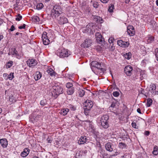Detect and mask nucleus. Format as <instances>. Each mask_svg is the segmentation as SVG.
Wrapping results in <instances>:
<instances>
[{"instance_id":"obj_16","label":"nucleus","mask_w":158,"mask_h":158,"mask_svg":"<svg viewBox=\"0 0 158 158\" xmlns=\"http://www.w3.org/2000/svg\"><path fill=\"white\" fill-rule=\"evenodd\" d=\"M30 151V149L28 148H25L23 151L21 152V156L23 157H26L29 154Z\"/></svg>"},{"instance_id":"obj_34","label":"nucleus","mask_w":158,"mask_h":158,"mask_svg":"<svg viewBox=\"0 0 158 158\" xmlns=\"http://www.w3.org/2000/svg\"><path fill=\"white\" fill-rule=\"evenodd\" d=\"M13 62L11 61H9L6 64V67L7 68H10L13 65Z\"/></svg>"},{"instance_id":"obj_48","label":"nucleus","mask_w":158,"mask_h":158,"mask_svg":"<svg viewBox=\"0 0 158 158\" xmlns=\"http://www.w3.org/2000/svg\"><path fill=\"white\" fill-rule=\"evenodd\" d=\"M102 2L104 3H107L109 0H100Z\"/></svg>"},{"instance_id":"obj_37","label":"nucleus","mask_w":158,"mask_h":158,"mask_svg":"<svg viewBox=\"0 0 158 158\" xmlns=\"http://www.w3.org/2000/svg\"><path fill=\"white\" fill-rule=\"evenodd\" d=\"M71 110H76V107L72 105H69L68 106Z\"/></svg>"},{"instance_id":"obj_64","label":"nucleus","mask_w":158,"mask_h":158,"mask_svg":"<svg viewBox=\"0 0 158 158\" xmlns=\"http://www.w3.org/2000/svg\"><path fill=\"white\" fill-rule=\"evenodd\" d=\"M33 158H39V157L36 156H35Z\"/></svg>"},{"instance_id":"obj_10","label":"nucleus","mask_w":158,"mask_h":158,"mask_svg":"<svg viewBox=\"0 0 158 158\" xmlns=\"http://www.w3.org/2000/svg\"><path fill=\"white\" fill-rule=\"evenodd\" d=\"M132 69V67L131 66L128 65L125 67L124 72L127 75L130 76L131 75Z\"/></svg>"},{"instance_id":"obj_23","label":"nucleus","mask_w":158,"mask_h":158,"mask_svg":"<svg viewBox=\"0 0 158 158\" xmlns=\"http://www.w3.org/2000/svg\"><path fill=\"white\" fill-rule=\"evenodd\" d=\"M42 77V74L39 72H37L35 73V75L34 77V79L36 81H37L40 79Z\"/></svg>"},{"instance_id":"obj_2","label":"nucleus","mask_w":158,"mask_h":158,"mask_svg":"<svg viewBox=\"0 0 158 158\" xmlns=\"http://www.w3.org/2000/svg\"><path fill=\"white\" fill-rule=\"evenodd\" d=\"M63 89L60 85H55L52 87V95L54 98H56L59 94L63 93Z\"/></svg>"},{"instance_id":"obj_18","label":"nucleus","mask_w":158,"mask_h":158,"mask_svg":"<svg viewBox=\"0 0 158 158\" xmlns=\"http://www.w3.org/2000/svg\"><path fill=\"white\" fill-rule=\"evenodd\" d=\"M94 20L97 23H102L103 22L102 19L99 16H94L93 17Z\"/></svg>"},{"instance_id":"obj_58","label":"nucleus","mask_w":158,"mask_h":158,"mask_svg":"<svg viewBox=\"0 0 158 158\" xmlns=\"http://www.w3.org/2000/svg\"><path fill=\"white\" fill-rule=\"evenodd\" d=\"M129 1H130V0H126L125 1V2L127 3H128Z\"/></svg>"},{"instance_id":"obj_26","label":"nucleus","mask_w":158,"mask_h":158,"mask_svg":"<svg viewBox=\"0 0 158 158\" xmlns=\"http://www.w3.org/2000/svg\"><path fill=\"white\" fill-rule=\"evenodd\" d=\"M152 152L153 154L155 155L158 154V148L157 146H155L154 147L153 150Z\"/></svg>"},{"instance_id":"obj_22","label":"nucleus","mask_w":158,"mask_h":158,"mask_svg":"<svg viewBox=\"0 0 158 158\" xmlns=\"http://www.w3.org/2000/svg\"><path fill=\"white\" fill-rule=\"evenodd\" d=\"M74 87L67 89L66 90L67 94L69 95H72L74 93Z\"/></svg>"},{"instance_id":"obj_60","label":"nucleus","mask_w":158,"mask_h":158,"mask_svg":"<svg viewBox=\"0 0 158 158\" xmlns=\"http://www.w3.org/2000/svg\"><path fill=\"white\" fill-rule=\"evenodd\" d=\"M7 74L6 73H4L3 74V77H6Z\"/></svg>"},{"instance_id":"obj_21","label":"nucleus","mask_w":158,"mask_h":158,"mask_svg":"<svg viewBox=\"0 0 158 158\" xmlns=\"http://www.w3.org/2000/svg\"><path fill=\"white\" fill-rule=\"evenodd\" d=\"M85 91L81 89H78L77 93V94L78 96L80 97H83L85 95Z\"/></svg>"},{"instance_id":"obj_50","label":"nucleus","mask_w":158,"mask_h":158,"mask_svg":"<svg viewBox=\"0 0 158 158\" xmlns=\"http://www.w3.org/2000/svg\"><path fill=\"white\" fill-rule=\"evenodd\" d=\"M80 156L79 155L78 153H76V156H75V158H80ZM81 155L80 157H81Z\"/></svg>"},{"instance_id":"obj_19","label":"nucleus","mask_w":158,"mask_h":158,"mask_svg":"<svg viewBox=\"0 0 158 158\" xmlns=\"http://www.w3.org/2000/svg\"><path fill=\"white\" fill-rule=\"evenodd\" d=\"M0 142L3 148H6L7 145V141L6 139H0Z\"/></svg>"},{"instance_id":"obj_52","label":"nucleus","mask_w":158,"mask_h":158,"mask_svg":"<svg viewBox=\"0 0 158 158\" xmlns=\"http://www.w3.org/2000/svg\"><path fill=\"white\" fill-rule=\"evenodd\" d=\"M47 140L48 143H51L52 142V140L49 137L47 139Z\"/></svg>"},{"instance_id":"obj_44","label":"nucleus","mask_w":158,"mask_h":158,"mask_svg":"<svg viewBox=\"0 0 158 158\" xmlns=\"http://www.w3.org/2000/svg\"><path fill=\"white\" fill-rule=\"evenodd\" d=\"M114 41V39L113 38H110L108 40V42L110 43H113Z\"/></svg>"},{"instance_id":"obj_32","label":"nucleus","mask_w":158,"mask_h":158,"mask_svg":"<svg viewBox=\"0 0 158 158\" xmlns=\"http://www.w3.org/2000/svg\"><path fill=\"white\" fill-rule=\"evenodd\" d=\"M147 42L148 43H150L152 41H153L154 40L153 37L152 36H148L147 38H146Z\"/></svg>"},{"instance_id":"obj_46","label":"nucleus","mask_w":158,"mask_h":158,"mask_svg":"<svg viewBox=\"0 0 158 158\" xmlns=\"http://www.w3.org/2000/svg\"><path fill=\"white\" fill-rule=\"evenodd\" d=\"M40 105L42 106H44L45 104V101L44 100H41L40 102Z\"/></svg>"},{"instance_id":"obj_41","label":"nucleus","mask_w":158,"mask_h":158,"mask_svg":"<svg viewBox=\"0 0 158 158\" xmlns=\"http://www.w3.org/2000/svg\"><path fill=\"white\" fill-rule=\"evenodd\" d=\"M113 95L115 97H118L119 95V93L118 91H114L113 93Z\"/></svg>"},{"instance_id":"obj_24","label":"nucleus","mask_w":158,"mask_h":158,"mask_svg":"<svg viewBox=\"0 0 158 158\" xmlns=\"http://www.w3.org/2000/svg\"><path fill=\"white\" fill-rule=\"evenodd\" d=\"M69 109L68 108H64L61 110L60 113L63 115H66L69 112Z\"/></svg>"},{"instance_id":"obj_25","label":"nucleus","mask_w":158,"mask_h":158,"mask_svg":"<svg viewBox=\"0 0 158 158\" xmlns=\"http://www.w3.org/2000/svg\"><path fill=\"white\" fill-rule=\"evenodd\" d=\"M47 72L48 73L52 76H55L56 74V73L51 68L47 70Z\"/></svg>"},{"instance_id":"obj_63","label":"nucleus","mask_w":158,"mask_h":158,"mask_svg":"<svg viewBox=\"0 0 158 158\" xmlns=\"http://www.w3.org/2000/svg\"><path fill=\"white\" fill-rule=\"evenodd\" d=\"M19 32H17V33H16V35H19Z\"/></svg>"},{"instance_id":"obj_11","label":"nucleus","mask_w":158,"mask_h":158,"mask_svg":"<svg viewBox=\"0 0 158 158\" xmlns=\"http://www.w3.org/2000/svg\"><path fill=\"white\" fill-rule=\"evenodd\" d=\"M117 44L119 46L123 48L127 47L129 44L128 42L124 41L121 40H118L117 42Z\"/></svg>"},{"instance_id":"obj_43","label":"nucleus","mask_w":158,"mask_h":158,"mask_svg":"<svg viewBox=\"0 0 158 158\" xmlns=\"http://www.w3.org/2000/svg\"><path fill=\"white\" fill-rule=\"evenodd\" d=\"M22 18V16L19 14L18 15L17 17L15 19L17 21H19Z\"/></svg>"},{"instance_id":"obj_17","label":"nucleus","mask_w":158,"mask_h":158,"mask_svg":"<svg viewBox=\"0 0 158 158\" xmlns=\"http://www.w3.org/2000/svg\"><path fill=\"white\" fill-rule=\"evenodd\" d=\"M91 64L93 67L98 69H102L101 67V64L96 61H93L91 63Z\"/></svg>"},{"instance_id":"obj_12","label":"nucleus","mask_w":158,"mask_h":158,"mask_svg":"<svg viewBox=\"0 0 158 158\" xmlns=\"http://www.w3.org/2000/svg\"><path fill=\"white\" fill-rule=\"evenodd\" d=\"M92 41L89 39H86L82 44V46L84 48H88L91 46Z\"/></svg>"},{"instance_id":"obj_39","label":"nucleus","mask_w":158,"mask_h":158,"mask_svg":"<svg viewBox=\"0 0 158 158\" xmlns=\"http://www.w3.org/2000/svg\"><path fill=\"white\" fill-rule=\"evenodd\" d=\"M14 77L13 73H10L8 76V78L10 80H12Z\"/></svg>"},{"instance_id":"obj_1","label":"nucleus","mask_w":158,"mask_h":158,"mask_svg":"<svg viewBox=\"0 0 158 158\" xmlns=\"http://www.w3.org/2000/svg\"><path fill=\"white\" fill-rule=\"evenodd\" d=\"M62 13V10L59 5H54L51 10V17L54 19H57L58 17Z\"/></svg>"},{"instance_id":"obj_4","label":"nucleus","mask_w":158,"mask_h":158,"mask_svg":"<svg viewBox=\"0 0 158 158\" xmlns=\"http://www.w3.org/2000/svg\"><path fill=\"white\" fill-rule=\"evenodd\" d=\"M109 117L106 115H104L101 118L100 122L101 125L104 128H107L109 127Z\"/></svg>"},{"instance_id":"obj_59","label":"nucleus","mask_w":158,"mask_h":158,"mask_svg":"<svg viewBox=\"0 0 158 158\" xmlns=\"http://www.w3.org/2000/svg\"><path fill=\"white\" fill-rule=\"evenodd\" d=\"M114 104H112L110 106H111V107H114Z\"/></svg>"},{"instance_id":"obj_28","label":"nucleus","mask_w":158,"mask_h":158,"mask_svg":"<svg viewBox=\"0 0 158 158\" xmlns=\"http://www.w3.org/2000/svg\"><path fill=\"white\" fill-rule=\"evenodd\" d=\"M118 146L120 148L123 149L125 148L127 146L125 143L120 142L119 143Z\"/></svg>"},{"instance_id":"obj_53","label":"nucleus","mask_w":158,"mask_h":158,"mask_svg":"<svg viewBox=\"0 0 158 158\" xmlns=\"http://www.w3.org/2000/svg\"><path fill=\"white\" fill-rule=\"evenodd\" d=\"M137 112L138 113H139V114H141V112L140 109L139 108H138V109H137Z\"/></svg>"},{"instance_id":"obj_33","label":"nucleus","mask_w":158,"mask_h":158,"mask_svg":"<svg viewBox=\"0 0 158 158\" xmlns=\"http://www.w3.org/2000/svg\"><path fill=\"white\" fill-rule=\"evenodd\" d=\"M114 8V6L113 4H111L110 6H109L108 11L110 12H112L113 11V9Z\"/></svg>"},{"instance_id":"obj_35","label":"nucleus","mask_w":158,"mask_h":158,"mask_svg":"<svg viewBox=\"0 0 158 158\" xmlns=\"http://www.w3.org/2000/svg\"><path fill=\"white\" fill-rule=\"evenodd\" d=\"M32 19L35 22H39L40 21L39 18L37 16H34L32 18Z\"/></svg>"},{"instance_id":"obj_8","label":"nucleus","mask_w":158,"mask_h":158,"mask_svg":"<svg viewBox=\"0 0 158 158\" xmlns=\"http://www.w3.org/2000/svg\"><path fill=\"white\" fill-rule=\"evenodd\" d=\"M27 64L29 67H33L35 66L37 64V62L35 59H31L27 60Z\"/></svg>"},{"instance_id":"obj_20","label":"nucleus","mask_w":158,"mask_h":158,"mask_svg":"<svg viewBox=\"0 0 158 158\" xmlns=\"http://www.w3.org/2000/svg\"><path fill=\"white\" fill-rule=\"evenodd\" d=\"M105 148L107 150L110 152H112L113 150V148L110 143H107L105 145Z\"/></svg>"},{"instance_id":"obj_3","label":"nucleus","mask_w":158,"mask_h":158,"mask_svg":"<svg viewBox=\"0 0 158 158\" xmlns=\"http://www.w3.org/2000/svg\"><path fill=\"white\" fill-rule=\"evenodd\" d=\"M56 54L60 57L64 58L69 56L71 55V52L67 49L60 48L57 50Z\"/></svg>"},{"instance_id":"obj_7","label":"nucleus","mask_w":158,"mask_h":158,"mask_svg":"<svg viewBox=\"0 0 158 158\" xmlns=\"http://www.w3.org/2000/svg\"><path fill=\"white\" fill-rule=\"evenodd\" d=\"M127 31L130 36H133L135 34V30L133 26L129 25L128 26L127 28Z\"/></svg>"},{"instance_id":"obj_49","label":"nucleus","mask_w":158,"mask_h":158,"mask_svg":"<svg viewBox=\"0 0 158 158\" xmlns=\"http://www.w3.org/2000/svg\"><path fill=\"white\" fill-rule=\"evenodd\" d=\"M15 29V27L13 25H12L11 28H10V30L11 31H13Z\"/></svg>"},{"instance_id":"obj_47","label":"nucleus","mask_w":158,"mask_h":158,"mask_svg":"<svg viewBox=\"0 0 158 158\" xmlns=\"http://www.w3.org/2000/svg\"><path fill=\"white\" fill-rule=\"evenodd\" d=\"M131 125L132 126V127H133L135 128H136V125L135 123H134V122L132 123L131 124Z\"/></svg>"},{"instance_id":"obj_36","label":"nucleus","mask_w":158,"mask_h":158,"mask_svg":"<svg viewBox=\"0 0 158 158\" xmlns=\"http://www.w3.org/2000/svg\"><path fill=\"white\" fill-rule=\"evenodd\" d=\"M152 100L151 99L149 98L147 100V106H150L152 104Z\"/></svg>"},{"instance_id":"obj_62","label":"nucleus","mask_w":158,"mask_h":158,"mask_svg":"<svg viewBox=\"0 0 158 158\" xmlns=\"http://www.w3.org/2000/svg\"><path fill=\"white\" fill-rule=\"evenodd\" d=\"M2 109L0 108V113H1V112H2Z\"/></svg>"},{"instance_id":"obj_31","label":"nucleus","mask_w":158,"mask_h":158,"mask_svg":"<svg viewBox=\"0 0 158 158\" xmlns=\"http://www.w3.org/2000/svg\"><path fill=\"white\" fill-rule=\"evenodd\" d=\"M66 87L67 89L74 87L72 83L70 82H68L66 84Z\"/></svg>"},{"instance_id":"obj_29","label":"nucleus","mask_w":158,"mask_h":158,"mask_svg":"<svg viewBox=\"0 0 158 158\" xmlns=\"http://www.w3.org/2000/svg\"><path fill=\"white\" fill-rule=\"evenodd\" d=\"M12 54L14 56L16 57L17 58L19 56L18 53L15 48L13 50L12 52Z\"/></svg>"},{"instance_id":"obj_13","label":"nucleus","mask_w":158,"mask_h":158,"mask_svg":"<svg viewBox=\"0 0 158 158\" xmlns=\"http://www.w3.org/2000/svg\"><path fill=\"white\" fill-rule=\"evenodd\" d=\"M93 25L92 23H89L85 27L83 28V32L84 33H86L91 31Z\"/></svg>"},{"instance_id":"obj_54","label":"nucleus","mask_w":158,"mask_h":158,"mask_svg":"<svg viewBox=\"0 0 158 158\" xmlns=\"http://www.w3.org/2000/svg\"><path fill=\"white\" fill-rule=\"evenodd\" d=\"M93 6L94 7H95L96 8H97L98 7V5L96 3H94L93 4Z\"/></svg>"},{"instance_id":"obj_42","label":"nucleus","mask_w":158,"mask_h":158,"mask_svg":"<svg viewBox=\"0 0 158 158\" xmlns=\"http://www.w3.org/2000/svg\"><path fill=\"white\" fill-rule=\"evenodd\" d=\"M155 55L156 59V60L158 61V49L156 48L155 50Z\"/></svg>"},{"instance_id":"obj_30","label":"nucleus","mask_w":158,"mask_h":158,"mask_svg":"<svg viewBox=\"0 0 158 158\" xmlns=\"http://www.w3.org/2000/svg\"><path fill=\"white\" fill-rule=\"evenodd\" d=\"M44 7L43 4L41 3H38L36 5V8L38 10H40L42 9Z\"/></svg>"},{"instance_id":"obj_55","label":"nucleus","mask_w":158,"mask_h":158,"mask_svg":"<svg viewBox=\"0 0 158 158\" xmlns=\"http://www.w3.org/2000/svg\"><path fill=\"white\" fill-rule=\"evenodd\" d=\"M141 76H142V77H143V78L144 77H146V75L143 74H142L141 73L140 74Z\"/></svg>"},{"instance_id":"obj_38","label":"nucleus","mask_w":158,"mask_h":158,"mask_svg":"<svg viewBox=\"0 0 158 158\" xmlns=\"http://www.w3.org/2000/svg\"><path fill=\"white\" fill-rule=\"evenodd\" d=\"M95 36L96 38L100 39V40H101V39L102 38V35L100 33L97 32L95 34Z\"/></svg>"},{"instance_id":"obj_56","label":"nucleus","mask_w":158,"mask_h":158,"mask_svg":"<svg viewBox=\"0 0 158 158\" xmlns=\"http://www.w3.org/2000/svg\"><path fill=\"white\" fill-rule=\"evenodd\" d=\"M3 38V36L2 35L0 34V41H1Z\"/></svg>"},{"instance_id":"obj_27","label":"nucleus","mask_w":158,"mask_h":158,"mask_svg":"<svg viewBox=\"0 0 158 158\" xmlns=\"http://www.w3.org/2000/svg\"><path fill=\"white\" fill-rule=\"evenodd\" d=\"M123 56L126 59L129 60L131 57V52H128L124 54Z\"/></svg>"},{"instance_id":"obj_61","label":"nucleus","mask_w":158,"mask_h":158,"mask_svg":"<svg viewBox=\"0 0 158 158\" xmlns=\"http://www.w3.org/2000/svg\"><path fill=\"white\" fill-rule=\"evenodd\" d=\"M121 157L122 158H125V155H124L123 156H121Z\"/></svg>"},{"instance_id":"obj_57","label":"nucleus","mask_w":158,"mask_h":158,"mask_svg":"<svg viewBox=\"0 0 158 158\" xmlns=\"http://www.w3.org/2000/svg\"><path fill=\"white\" fill-rule=\"evenodd\" d=\"M156 5L158 6V0L156 1Z\"/></svg>"},{"instance_id":"obj_5","label":"nucleus","mask_w":158,"mask_h":158,"mask_svg":"<svg viewBox=\"0 0 158 158\" xmlns=\"http://www.w3.org/2000/svg\"><path fill=\"white\" fill-rule=\"evenodd\" d=\"M47 35V33L44 31L43 32L42 35L43 43L45 45H48L50 42L49 38Z\"/></svg>"},{"instance_id":"obj_51","label":"nucleus","mask_w":158,"mask_h":158,"mask_svg":"<svg viewBox=\"0 0 158 158\" xmlns=\"http://www.w3.org/2000/svg\"><path fill=\"white\" fill-rule=\"evenodd\" d=\"M144 134L146 136H148L149 134V132L148 131H145L144 132Z\"/></svg>"},{"instance_id":"obj_40","label":"nucleus","mask_w":158,"mask_h":158,"mask_svg":"<svg viewBox=\"0 0 158 158\" xmlns=\"http://www.w3.org/2000/svg\"><path fill=\"white\" fill-rule=\"evenodd\" d=\"M9 100L10 102H16V100L13 96H10L9 97Z\"/></svg>"},{"instance_id":"obj_14","label":"nucleus","mask_w":158,"mask_h":158,"mask_svg":"<svg viewBox=\"0 0 158 158\" xmlns=\"http://www.w3.org/2000/svg\"><path fill=\"white\" fill-rule=\"evenodd\" d=\"M87 141L86 137L85 136H81L78 141V143L79 145H81L84 144Z\"/></svg>"},{"instance_id":"obj_6","label":"nucleus","mask_w":158,"mask_h":158,"mask_svg":"<svg viewBox=\"0 0 158 158\" xmlns=\"http://www.w3.org/2000/svg\"><path fill=\"white\" fill-rule=\"evenodd\" d=\"M156 88L155 85L152 84L150 85L149 91L153 95L158 94V92L155 91Z\"/></svg>"},{"instance_id":"obj_45","label":"nucleus","mask_w":158,"mask_h":158,"mask_svg":"<svg viewBox=\"0 0 158 158\" xmlns=\"http://www.w3.org/2000/svg\"><path fill=\"white\" fill-rule=\"evenodd\" d=\"M26 27V25L25 24H23L22 26H20L19 27V28L20 29H24Z\"/></svg>"},{"instance_id":"obj_9","label":"nucleus","mask_w":158,"mask_h":158,"mask_svg":"<svg viewBox=\"0 0 158 158\" xmlns=\"http://www.w3.org/2000/svg\"><path fill=\"white\" fill-rule=\"evenodd\" d=\"M85 106L86 107V109L89 110L92 108L93 105V103L92 101L88 100H86L84 104Z\"/></svg>"},{"instance_id":"obj_15","label":"nucleus","mask_w":158,"mask_h":158,"mask_svg":"<svg viewBox=\"0 0 158 158\" xmlns=\"http://www.w3.org/2000/svg\"><path fill=\"white\" fill-rule=\"evenodd\" d=\"M68 22L67 19L64 17L60 16L58 20V23L60 24H63Z\"/></svg>"}]
</instances>
